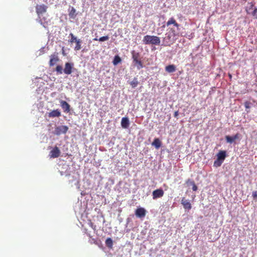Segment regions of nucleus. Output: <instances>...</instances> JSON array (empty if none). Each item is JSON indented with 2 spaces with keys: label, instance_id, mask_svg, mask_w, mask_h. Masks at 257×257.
Masks as SVG:
<instances>
[{
  "label": "nucleus",
  "instance_id": "1a4fd4ad",
  "mask_svg": "<svg viewBox=\"0 0 257 257\" xmlns=\"http://www.w3.org/2000/svg\"><path fill=\"white\" fill-rule=\"evenodd\" d=\"M60 103L65 112L68 113L70 111V105L66 101L61 100Z\"/></svg>",
  "mask_w": 257,
  "mask_h": 257
},
{
  "label": "nucleus",
  "instance_id": "39448f33",
  "mask_svg": "<svg viewBox=\"0 0 257 257\" xmlns=\"http://www.w3.org/2000/svg\"><path fill=\"white\" fill-rule=\"evenodd\" d=\"M47 7L44 5H37L36 6V13L38 16L46 12Z\"/></svg>",
  "mask_w": 257,
  "mask_h": 257
},
{
  "label": "nucleus",
  "instance_id": "20e7f679",
  "mask_svg": "<svg viewBox=\"0 0 257 257\" xmlns=\"http://www.w3.org/2000/svg\"><path fill=\"white\" fill-rule=\"evenodd\" d=\"M68 130V127L66 125L57 126L55 129L54 134L59 136L62 134H66Z\"/></svg>",
  "mask_w": 257,
  "mask_h": 257
},
{
  "label": "nucleus",
  "instance_id": "ddd939ff",
  "mask_svg": "<svg viewBox=\"0 0 257 257\" xmlns=\"http://www.w3.org/2000/svg\"><path fill=\"white\" fill-rule=\"evenodd\" d=\"M171 25H173V26L176 27L177 29H179L180 26L179 24L176 22V20L173 17L170 18L166 23L167 27Z\"/></svg>",
  "mask_w": 257,
  "mask_h": 257
},
{
  "label": "nucleus",
  "instance_id": "9b49d317",
  "mask_svg": "<svg viewBox=\"0 0 257 257\" xmlns=\"http://www.w3.org/2000/svg\"><path fill=\"white\" fill-rule=\"evenodd\" d=\"M61 115V112L58 109L53 110L48 113V116L50 118H53L55 117H58L60 116Z\"/></svg>",
  "mask_w": 257,
  "mask_h": 257
},
{
  "label": "nucleus",
  "instance_id": "4c0bfd02",
  "mask_svg": "<svg viewBox=\"0 0 257 257\" xmlns=\"http://www.w3.org/2000/svg\"><path fill=\"white\" fill-rule=\"evenodd\" d=\"M62 50H63V55H64V47H63V48H62Z\"/></svg>",
  "mask_w": 257,
  "mask_h": 257
},
{
  "label": "nucleus",
  "instance_id": "2eb2a0df",
  "mask_svg": "<svg viewBox=\"0 0 257 257\" xmlns=\"http://www.w3.org/2000/svg\"><path fill=\"white\" fill-rule=\"evenodd\" d=\"M226 156V153L225 151H220L217 154V159L221 161H223Z\"/></svg>",
  "mask_w": 257,
  "mask_h": 257
},
{
  "label": "nucleus",
  "instance_id": "c9c22d12",
  "mask_svg": "<svg viewBox=\"0 0 257 257\" xmlns=\"http://www.w3.org/2000/svg\"><path fill=\"white\" fill-rule=\"evenodd\" d=\"M233 137V139L234 140V141H235V140L238 139L239 138V135L238 134H236L235 135H234V136H232Z\"/></svg>",
  "mask_w": 257,
  "mask_h": 257
},
{
  "label": "nucleus",
  "instance_id": "f8f14e48",
  "mask_svg": "<svg viewBox=\"0 0 257 257\" xmlns=\"http://www.w3.org/2000/svg\"><path fill=\"white\" fill-rule=\"evenodd\" d=\"M181 204L183 206L185 209L190 210L192 208L191 204L190 201L186 200L184 197L182 198L181 200Z\"/></svg>",
  "mask_w": 257,
  "mask_h": 257
},
{
  "label": "nucleus",
  "instance_id": "f03ea898",
  "mask_svg": "<svg viewBox=\"0 0 257 257\" xmlns=\"http://www.w3.org/2000/svg\"><path fill=\"white\" fill-rule=\"evenodd\" d=\"M178 38L167 33L163 38V43L165 46H170L174 43Z\"/></svg>",
  "mask_w": 257,
  "mask_h": 257
},
{
  "label": "nucleus",
  "instance_id": "2f4dec72",
  "mask_svg": "<svg viewBox=\"0 0 257 257\" xmlns=\"http://www.w3.org/2000/svg\"><path fill=\"white\" fill-rule=\"evenodd\" d=\"M191 184L192 185V190L194 191H196L197 190V186L195 184V182L194 181L191 182Z\"/></svg>",
  "mask_w": 257,
  "mask_h": 257
},
{
  "label": "nucleus",
  "instance_id": "a211bd4d",
  "mask_svg": "<svg viewBox=\"0 0 257 257\" xmlns=\"http://www.w3.org/2000/svg\"><path fill=\"white\" fill-rule=\"evenodd\" d=\"M168 33L178 38L179 36V33L174 28H170L169 31L168 32Z\"/></svg>",
  "mask_w": 257,
  "mask_h": 257
},
{
  "label": "nucleus",
  "instance_id": "4468645a",
  "mask_svg": "<svg viewBox=\"0 0 257 257\" xmlns=\"http://www.w3.org/2000/svg\"><path fill=\"white\" fill-rule=\"evenodd\" d=\"M130 124V121L127 117H122L121 121V126L124 128H127Z\"/></svg>",
  "mask_w": 257,
  "mask_h": 257
},
{
  "label": "nucleus",
  "instance_id": "b1692460",
  "mask_svg": "<svg viewBox=\"0 0 257 257\" xmlns=\"http://www.w3.org/2000/svg\"><path fill=\"white\" fill-rule=\"evenodd\" d=\"M140 54L139 53H135V51L132 52V58L133 62L139 60Z\"/></svg>",
  "mask_w": 257,
  "mask_h": 257
},
{
  "label": "nucleus",
  "instance_id": "6e6552de",
  "mask_svg": "<svg viewBox=\"0 0 257 257\" xmlns=\"http://www.w3.org/2000/svg\"><path fill=\"white\" fill-rule=\"evenodd\" d=\"M60 151L57 147H55L50 152V158H58L60 155Z\"/></svg>",
  "mask_w": 257,
  "mask_h": 257
},
{
  "label": "nucleus",
  "instance_id": "58836bf2",
  "mask_svg": "<svg viewBox=\"0 0 257 257\" xmlns=\"http://www.w3.org/2000/svg\"><path fill=\"white\" fill-rule=\"evenodd\" d=\"M40 22L41 23V24H42V22L41 20H40Z\"/></svg>",
  "mask_w": 257,
  "mask_h": 257
},
{
  "label": "nucleus",
  "instance_id": "7c9ffc66",
  "mask_svg": "<svg viewBox=\"0 0 257 257\" xmlns=\"http://www.w3.org/2000/svg\"><path fill=\"white\" fill-rule=\"evenodd\" d=\"M225 139H226L227 142L230 143V144L232 143L234 141L233 139V137L229 136H226L225 137Z\"/></svg>",
  "mask_w": 257,
  "mask_h": 257
},
{
  "label": "nucleus",
  "instance_id": "4be33fe9",
  "mask_svg": "<svg viewBox=\"0 0 257 257\" xmlns=\"http://www.w3.org/2000/svg\"><path fill=\"white\" fill-rule=\"evenodd\" d=\"M81 40L80 39H78V40L76 42V46L74 48V50L75 51H78L81 49Z\"/></svg>",
  "mask_w": 257,
  "mask_h": 257
},
{
  "label": "nucleus",
  "instance_id": "0eeeda50",
  "mask_svg": "<svg viewBox=\"0 0 257 257\" xmlns=\"http://www.w3.org/2000/svg\"><path fill=\"white\" fill-rule=\"evenodd\" d=\"M164 192L162 189H158L153 191L152 196L153 199L161 198L164 196Z\"/></svg>",
  "mask_w": 257,
  "mask_h": 257
},
{
  "label": "nucleus",
  "instance_id": "473e14b6",
  "mask_svg": "<svg viewBox=\"0 0 257 257\" xmlns=\"http://www.w3.org/2000/svg\"><path fill=\"white\" fill-rule=\"evenodd\" d=\"M252 16L257 19V8H255L252 13Z\"/></svg>",
  "mask_w": 257,
  "mask_h": 257
},
{
  "label": "nucleus",
  "instance_id": "393cba45",
  "mask_svg": "<svg viewBox=\"0 0 257 257\" xmlns=\"http://www.w3.org/2000/svg\"><path fill=\"white\" fill-rule=\"evenodd\" d=\"M109 39V37L108 36H105L99 38L98 39L97 38L93 39L94 41H99L100 42H103L105 41H107Z\"/></svg>",
  "mask_w": 257,
  "mask_h": 257
},
{
  "label": "nucleus",
  "instance_id": "a878e982",
  "mask_svg": "<svg viewBox=\"0 0 257 257\" xmlns=\"http://www.w3.org/2000/svg\"><path fill=\"white\" fill-rule=\"evenodd\" d=\"M139 84V82L136 78H135L134 80L130 82V85L132 88H135Z\"/></svg>",
  "mask_w": 257,
  "mask_h": 257
},
{
  "label": "nucleus",
  "instance_id": "aec40b11",
  "mask_svg": "<svg viewBox=\"0 0 257 257\" xmlns=\"http://www.w3.org/2000/svg\"><path fill=\"white\" fill-rule=\"evenodd\" d=\"M106 245L109 248H112L113 245V241L111 238H107L105 240Z\"/></svg>",
  "mask_w": 257,
  "mask_h": 257
},
{
  "label": "nucleus",
  "instance_id": "6ab92c4d",
  "mask_svg": "<svg viewBox=\"0 0 257 257\" xmlns=\"http://www.w3.org/2000/svg\"><path fill=\"white\" fill-rule=\"evenodd\" d=\"M135 65L137 66V68L138 70L142 68L143 67V64L142 62L140 60H138L135 62H134Z\"/></svg>",
  "mask_w": 257,
  "mask_h": 257
},
{
  "label": "nucleus",
  "instance_id": "c85d7f7f",
  "mask_svg": "<svg viewBox=\"0 0 257 257\" xmlns=\"http://www.w3.org/2000/svg\"><path fill=\"white\" fill-rule=\"evenodd\" d=\"M69 36L71 37V39L69 40V42L71 43L73 42H76L78 39H77L76 37L74 36V35L72 33H70Z\"/></svg>",
  "mask_w": 257,
  "mask_h": 257
},
{
  "label": "nucleus",
  "instance_id": "cd10ccee",
  "mask_svg": "<svg viewBox=\"0 0 257 257\" xmlns=\"http://www.w3.org/2000/svg\"><path fill=\"white\" fill-rule=\"evenodd\" d=\"M222 163V161L217 159V160L214 161L213 166L215 167H218L221 165Z\"/></svg>",
  "mask_w": 257,
  "mask_h": 257
},
{
  "label": "nucleus",
  "instance_id": "7ed1b4c3",
  "mask_svg": "<svg viewBox=\"0 0 257 257\" xmlns=\"http://www.w3.org/2000/svg\"><path fill=\"white\" fill-rule=\"evenodd\" d=\"M59 61L58 54L55 53L50 56V61L49 65L50 67H52L56 64Z\"/></svg>",
  "mask_w": 257,
  "mask_h": 257
},
{
  "label": "nucleus",
  "instance_id": "9d476101",
  "mask_svg": "<svg viewBox=\"0 0 257 257\" xmlns=\"http://www.w3.org/2000/svg\"><path fill=\"white\" fill-rule=\"evenodd\" d=\"M73 66V64L70 63L69 62H67L65 64V68L64 69V72L66 74H70L72 71V68Z\"/></svg>",
  "mask_w": 257,
  "mask_h": 257
},
{
  "label": "nucleus",
  "instance_id": "412c9836",
  "mask_svg": "<svg viewBox=\"0 0 257 257\" xmlns=\"http://www.w3.org/2000/svg\"><path fill=\"white\" fill-rule=\"evenodd\" d=\"M69 15L71 18L74 19L76 17V10L73 7L71 8L70 11L69 12Z\"/></svg>",
  "mask_w": 257,
  "mask_h": 257
},
{
  "label": "nucleus",
  "instance_id": "c756f323",
  "mask_svg": "<svg viewBox=\"0 0 257 257\" xmlns=\"http://www.w3.org/2000/svg\"><path fill=\"white\" fill-rule=\"evenodd\" d=\"M56 71L58 74H61L63 73V68L61 65H57L56 67Z\"/></svg>",
  "mask_w": 257,
  "mask_h": 257
},
{
  "label": "nucleus",
  "instance_id": "dca6fc26",
  "mask_svg": "<svg viewBox=\"0 0 257 257\" xmlns=\"http://www.w3.org/2000/svg\"><path fill=\"white\" fill-rule=\"evenodd\" d=\"M176 70V66L173 64L168 65L165 67L166 71H167L168 73H173L175 72Z\"/></svg>",
  "mask_w": 257,
  "mask_h": 257
},
{
  "label": "nucleus",
  "instance_id": "e433bc0d",
  "mask_svg": "<svg viewBox=\"0 0 257 257\" xmlns=\"http://www.w3.org/2000/svg\"><path fill=\"white\" fill-rule=\"evenodd\" d=\"M178 111H176L175 112L174 116V117H177L178 116Z\"/></svg>",
  "mask_w": 257,
  "mask_h": 257
},
{
  "label": "nucleus",
  "instance_id": "5701e85b",
  "mask_svg": "<svg viewBox=\"0 0 257 257\" xmlns=\"http://www.w3.org/2000/svg\"><path fill=\"white\" fill-rule=\"evenodd\" d=\"M121 61V58L118 55H116L114 56L112 63L114 65H116L120 63Z\"/></svg>",
  "mask_w": 257,
  "mask_h": 257
},
{
  "label": "nucleus",
  "instance_id": "bb28decb",
  "mask_svg": "<svg viewBox=\"0 0 257 257\" xmlns=\"http://www.w3.org/2000/svg\"><path fill=\"white\" fill-rule=\"evenodd\" d=\"M244 106L246 109V111L247 112H248L249 111L247 110V109H249L251 107V105H252V103L248 101H246L244 103Z\"/></svg>",
  "mask_w": 257,
  "mask_h": 257
},
{
  "label": "nucleus",
  "instance_id": "f257e3e1",
  "mask_svg": "<svg viewBox=\"0 0 257 257\" xmlns=\"http://www.w3.org/2000/svg\"><path fill=\"white\" fill-rule=\"evenodd\" d=\"M143 42L145 45H159L161 43L160 38L159 37L152 35H146L144 37Z\"/></svg>",
  "mask_w": 257,
  "mask_h": 257
},
{
  "label": "nucleus",
  "instance_id": "72a5a7b5",
  "mask_svg": "<svg viewBox=\"0 0 257 257\" xmlns=\"http://www.w3.org/2000/svg\"><path fill=\"white\" fill-rule=\"evenodd\" d=\"M89 226L93 229V230H95L96 229V226L95 225L93 224V223L91 222H90L89 223Z\"/></svg>",
  "mask_w": 257,
  "mask_h": 257
},
{
  "label": "nucleus",
  "instance_id": "f704fd0d",
  "mask_svg": "<svg viewBox=\"0 0 257 257\" xmlns=\"http://www.w3.org/2000/svg\"><path fill=\"white\" fill-rule=\"evenodd\" d=\"M252 196L253 198V199L257 198V191H254L252 192Z\"/></svg>",
  "mask_w": 257,
  "mask_h": 257
},
{
  "label": "nucleus",
  "instance_id": "423d86ee",
  "mask_svg": "<svg viewBox=\"0 0 257 257\" xmlns=\"http://www.w3.org/2000/svg\"><path fill=\"white\" fill-rule=\"evenodd\" d=\"M146 210L143 207L138 208L135 211V215L137 217L142 218H144L146 215Z\"/></svg>",
  "mask_w": 257,
  "mask_h": 257
},
{
  "label": "nucleus",
  "instance_id": "f3484780",
  "mask_svg": "<svg viewBox=\"0 0 257 257\" xmlns=\"http://www.w3.org/2000/svg\"><path fill=\"white\" fill-rule=\"evenodd\" d=\"M152 145L158 149L161 146V142L158 138H155Z\"/></svg>",
  "mask_w": 257,
  "mask_h": 257
}]
</instances>
